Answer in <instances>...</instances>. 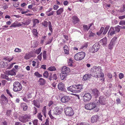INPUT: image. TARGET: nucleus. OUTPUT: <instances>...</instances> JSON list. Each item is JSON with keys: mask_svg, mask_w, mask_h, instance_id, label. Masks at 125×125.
Returning <instances> with one entry per match:
<instances>
[{"mask_svg": "<svg viewBox=\"0 0 125 125\" xmlns=\"http://www.w3.org/2000/svg\"><path fill=\"white\" fill-rule=\"evenodd\" d=\"M90 71L91 75L92 76L96 78L101 77L103 78V81H104V74L102 72L101 67L93 66L91 68Z\"/></svg>", "mask_w": 125, "mask_h": 125, "instance_id": "obj_1", "label": "nucleus"}, {"mask_svg": "<svg viewBox=\"0 0 125 125\" xmlns=\"http://www.w3.org/2000/svg\"><path fill=\"white\" fill-rule=\"evenodd\" d=\"M85 53L84 52H78L75 54L74 57V59L76 61H81L85 57Z\"/></svg>", "mask_w": 125, "mask_h": 125, "instance_id": "obj_2", "label": "nucleus"}, {"mask_svg": "<svg viewBox=\"0 0 125 125\" xmlns=\"http://www.w3.org/2000/svg\"><path fill=\"white\" fill-rule=\"evenodd\" d=\"M13 90L14 92L20 91L22 89L21 84L18 81L14 82L13 83Z\"/></svg>", "mask_w": 125, "mask_h": 125, "instance_id": "obj_3", "label": "nucleus"}, {"mask_svg": "<svg viewBox=\"0 0 125 125\" xmlns=\"http://www.w3.org/2000/svg\"><path fill=\"white\" fill-rule=\"evenodd\" d=\"M65 114L68 116H71L74 114V112L72 108L70 107H66L64 109Z\"/></svg>", "mask_w": 125, "mask_h": 125, "instance_id": "obj_4", "label": "nucleus"}, {"mask_svg": "<svg viewBox=\"0 0 125 125\" xmlns=\"http://www.w3.org/2000/svg\"><path fill=\"white\" fill-rule=\"evenodd\" d=\"M62 110V108L57 107H55L54 109L52 111L51 113L52 115H59L61 114Z\"/></svg>", "mask_w": 125, "mask_h": 125, "instance_id": "obj_5", "label": "nucleus"}, {"mask_svg": "<svg viewBox=\"0 0 125 125\" xmlns=\"http://www.w3.org/2000/svg\"><path fill=\"white\" fill-rule=\"evenodd\" d=\"M100 45L99 44L96 43L94 45L91 49H90V52L94 53L97 51L99 49Z\"/></svg>", "mask_w": 125, "mask_h": 125, "instance_id": "obj_6", "label": "nucleus"}, {"mask_svg": "<svg viewBox=\"0 0 125 125\" xmlns=\"http://www.w3.org/2000/svg\"><path fill=\"white\" fill-rule=\"evenodd\" d=\"M96 106V105L94 102H92L85 105L84 107L86 109L90 110L94 109Z\"/></svg>", "mask_w": 125, "mask_h": 125, "instance_id": "obj_7", "label": "nucleus"}, {"mask_svg": "<svg viewBox=\"0 0 125 125\" xmlns=\"http://www.w3.org/2000/svg\"><path fill=\"white\" fill-rule=\"evenodd\" d=\"M92 96L89 93H86L83 96V99L84 101H89L92 98Z\"/></svg>", "mask_w": 125, "mask_h": 125, "instance_id": "obj_8", "label": "nucleus"}, {"mask_svg": "<svg viewBox=\"0 0 125 125\" xmlns=\"http://www.w3.org/2000/svg\"><path fill=\"white\" fill-rule=\"evenodd\" d=\"M64 87V84L62 83H59L58 85V89L62 91H65L66 89Z\"/></svg>", "mask_w": 125, "mask_h": 125, "instance_id": "obj_9", "label": "nucleus"}, {"mask_svg": "<svg viewBox=\"0 0 125 125\" xmlns=\"http://www.w3.org/2000/svg\"><path fill=\"white\" fill-rule=\"evenodd\" d=\"M34 56L33 55V53L32 52H30L26 53L25 55L24 58L26 60H28L31 58V57H34Z\"/></svg>", "mask_w": 125, "mask_h": 125, "instance_id": "obj_10", "label": "nucleus"}, {"mask_svg": "<svg viewBox=\"0 0 125 125\" xmlns=\"http://www.w3.org/2000/svg\"><path fill=\"white\" fill-rule=\"evenodd\" d=\"M76 87V85H74L72 86H71L67 88V90L70 91L73 93H76V88H75Z\"/></svg>", "mask_w": 125, "mask_h": 125, "instance_id": "obj_11", "label": "nucleus"}, {"mask_svg": "<svg viewBox=\"0 0 125 125\" xmlns=\"http://www.w3.org/2000/svg\"><path fill=\"white\" fill-rule=\"evenodd\" d=\"M72 21L74 24H76L78 22H79L80 20L78 17L76 16H73L72 17Z\"/></svg>", "mask_w": 125, "mask_h": 125, "instance_id": "obj_12", "label": "nucleus"}, {"mask_svg": "<svg viewBox=\"0 0 125 125\" xmlns=\"http://www.w3.org/2000/svg\"><path fill=\"white\" fill-rule=\"evenodd\" d=\"M76 87L75 88H76V93H78L81 92V90L83 89V85H82L78 84L76 85Z\"/></svg>", "mask_w": 125, "mask_h": 125, "instance_id": "obj_13", "label": "nucleus"}, {"mask_svg": "<svg viewBox=\"0 0 125 125\" xmlns=\"http://www.w3.org/2000/svg\"><path fill=\"white\" fill-rule=\"evenodd\" d=\"M22 25L21 23L18 22L17 21H15L12 24L10 27L11 28L12 27H17L21 26Z\"/></svg>", "mask_w": 125, "mask_h": 125, "instance_id": "obj_14", "label": "nucleus"}, {"mask_svg": "<svg viewBox=\"0 0 125 125\" xmlns=\"http://www.w3.org/2000/svg\"><path fill=\"white\" fill-rule=\"evenodd\" d=\"M99 117L98 115L93 116L91 118V122L93 123L96 122L98 119Z\"/></svg>", "mask_w": 125, "mask_h": 125, "instance_id": "obj_15", "label": "nucleus"}, {"mask_svg": "<svg viewBox=\"0 0 125 125\" xmlns=\"http://www.w3.org/2000/svg\"><path fill=\"white\" fill-rule=\"evenodd\" d=\"M63 71L62 73H66V74H68V73L70 71V69L68 67H66V66H64L62 68Z\"/></svg>", "mask_w": 125, "mask_h": 125, "instance_id": "obj_16", "label": "nucleus"}, {"mask_svg": "<svg viewBox=\"0 0 125 125\" xmlns=\"http://www.w3.org/2000/svg\"><path fill=\"white\" fill-rule=\"evenodd\" d=\"M70 99V98L69 96H64L61 99V102H68Z\"/></svg>", "mask_w": 125, "mask_h": 125, "instance_id": "obj_17", "label": "nucleus"}, {"mask_svg": "<svg viewBox=\"0 0 125 125\" xmlns=\"http://www.w3.org/2000/svg\"><path fill=\"white\" fill-rule=\"evenodd\" d=\"M31 22V20L29 19L25 21L21 22L22 25L25 26L29 25Z\"/></svg>", "mask_w": 125, "mask_h": 125, "instance_id": "obj_18", "label": "nucleus"}, {"mask_svg": "<svg viewBox=\"0 0 125 125\" xmlns=\"http://www.w3.org/2000/svg\"><path fill=\"white\" fill-rule=\"evenodd\" d=\"M93 94L96 96H97L99 94V91L96 88L94 89L92 91Z\"/></svg>", "mask_w": 125, "mask_h": 125, "instance_id": "obj_19", "label": "nucleus"}, {"mask_svg": "<svg viewBox=\"0 0 125 125\" xmlns=\"http://www.w3.org/2000/svg\"><path fill=\"white\" fill-rule=\"evenodd\" d=\"M115 31L113 27H111L109 30L108 31V33H109L110 35L112 36L115 33Z\"/></svg>", "mask_w": 125, "mask_h": 125, "instance_id": "obj_20", "label": "nucleus"}, {"mask_svg": "<svg viewBox=\"0 0 125 125\" xmlns=\"http://www.w3.org/2000/svg\"><path fill=\"white\" fill-rule=\"evenodd\" d=\"M39 83L40 85H44L45 83V80L42 78H40L39 80Z\"/></svg>", "mask_w": 125, "mask_h": 125, "instance_id": "obj_21", "label": "nucleus"}, {"mask_svg": "<svg viewBox=\"0 0 125 125\" xmlns=\"http://www.w3.org/2000/svg\"><path fill=\"white\" fill-rule=\"evenodd\" d=\"M6 73L9 75L12 76L16 74L15 72L12 70L10 71H6Z\"/></svg>", "mask_w": 125, "mask_h": 125, "instance_id": "obj_22", "label": "nucleus"}, {"mask_svg": "<svg viewBox=\"0 0 125 125\" xmlns=\"http://www.w3.org/2000/svg\"><path fill=\"white\" fill-rule=\"evenodd\" d=\"M0 65L1 67L5 68L7 67L8 66V63L7 62L1 61L0 62Z\"/></svg>", "mask_w": 125, "mask_h": 125, "instance_id": "obj_23", "label": "nucleus"}, {"mask_svg": "<svg viewBox=\"0 0 125 125\" xmlns=\"http://www.w3.org/2000/svg\"><path fill=\"white\" fill-rule=\"evenodd\" d=\"M63 8H61L58 10L56 11V15H59L62 13L63 11Z\"/></svg>", "mask_w": 125, "mask_h": 125, "instance_id": "obj_24", "label": "nucleus"}, {"mask_svg": "<svg viewBox=\"0 0 125 125\" xmlns=\"http://www.w3.org/2000/svg\"><path fill=\"white\" fill-rule=\"evenodd\" d=\"M67 75L68 74H66V73H62L60 75L61 79L62 80L65 79L66 78Z\"/></svg>", "mask_w": 125, "mask_h": 125, "instance_id": "obj_25", "label": "nucleus"}, {"mask_svg": "<svg viewBox=\"0 0 125 125\" xmlns=\"http://www.w3.org/2000/svg\"><path fill=\"white\" fill-rule=\"evenodd\" d=\"M91 74H85L83 76V79L84 81H86L91 78Z\"/></svg>", "mask_w": 125, "mask_h": 125, "instance_id": "obj_26", "label": "nucleus"}, {"mask_svg": "<svg viewBox=\"0 0 125 125\" xmlns=\"http://www.w3.org/2000/svg\"><path fill=\"white\" fill-rule=\"evenodd\" d=\"M64 50L65 54H69V49L67 45H65L63 47Z\"/></svg>", "mask_w": 125, "mask_h": 125, "instance_id": "obj_27", "label": "nucleus"}, {"mask_svg": "<svg viewBox=\"0 0 125 125\" xmlns=\"http://www.w3.org/2000/svg\"><path fill=\"white\" fill-rule=\"evenodd\" d=\"M100 42L102 43L103 45L106 44L107 43V38L105 37L101 40Z\"/></svg>", "mask_w": 125, "mask_h": 125, "instance_id": "obj_28", "label": "nucleus"}, {"mask_svg": "<svg viewBox=\"0 0 125 125\" xmlns=\"http://www.w3.org/2000/svg\"><path fill=\"white\" fill-rule=\"evenodd\" d=\"M121 26L119 25H117L115 27V32H119L121 29Z\"/></svg>", "mask_w": 125, "mask_h": 125, "instance_id": "obj_29", "label": "nucleus"}, {"mask_svg": "<svg viewBox=\"0 0 125 125\" xmlns=\"http://www.w3.org/2000/svg\"><path fill=\"white\" fill-rule=\"evenodd\" d=\"M73 61L71 58H70L68 61V65L71 67L73 66Z\"/></svg>", "mask_w": 125, "mask_h": 125, "instance_id": "obj_30", "label": "nucleus"}, {"mask_svg": "<svg viewBox=\"0 0 125 125\" xmlns=\"http://www.w3.org/2000/svg\"><path fill=\"white\" fill-rule=\"evenodd\" d=\"M104 27H101V28L99 30V31L96 32L97 34L98 35H100L103 32L104 30Z\"/></svg>", "mask_w": 125, "mask_h": 125, "instance_id": "obj_31", "label": "nucleus"}, {"mask_svg": "<svg viewBox=\"0 0 125 125\" xmlns=\"http://www.w3.org/2000/svg\"><path fill=\"white\" fill-rule=\"evenodd\" d=\"M49 30L51 31V33H52L53 32V29L52 28L51 23L50 21H49Z\"/></svg>", "mask_w": 125, "mask_h": 125, "instance_id": "obj_32", "label": "nucleus"}, {"mask_svg": "<svg viewBox=\"0 0 125 125\" xmlns=\"http://www.w3.org/2000/svg\"><path fill=\"white\" fill-rule=\"evenodd\" d=\"M19 119L21 122L24 123L25 122V117L23 116H21L19 117Z\"/></svg>", "mask_w": 125, "mask_h": 125, "instance_id": "obj_33", "label": "nucleus"}, {"mask_svg": "<svg viewBox=\"0 0 125 125\" xmlns=\"http://www.w3.org/2000/svg\"><path fill=\"white\" fill-rule=\"evenodd\" d=\"M21 106L23 108V110L25 111L27 109V106L26 104L24 103H22L21 104Z\"/></svg>", "mask_w": 125, "mask_h": 125, "instance_id": "obj_34", "label": "nucleus"}, {"mask_svg": "<svg viewBox=\"0 0 125 125\" xmlns=\"http://www.w3.org/2000/svg\"><path fill=\"white\" fill-rule=\"evenodd\" d=\"M32 33L35 36H37L38 32H37V30L36 29H34L32 30Z\"/></svg>", "mask_w": 125, "mask_h": 125, "instance_id": "obj_35", "label": "nucleus"}, {"mask_svg": "<svg viewBox=\"0 0 125 125\" xmlns=\"http://www.w3.org/2000/svg\"><path fill=\"white\" fill-rule=\"evenodd\" d=\"M115 44L112 42H110V44L108 45V48L109 49L112 50L113 48V46Z\"/></svg>", "mask_w": 125, "mask_h": 125, "instance_id": "obj_36", "label": "nucleus"}, {"mask_svg": "<svg viewBox=\"0 0 125 125\" xmlns=\"http://www.w3.org/2000/svg\"><path fill=\"white\" fill-rule=\"evenodd\" d=\"M1 77L3 79H5L8 80H9V78L8 77V76L5 74H2Z\"/></svg>", "mask_w": 125, "mask_h": 125, "instance_id": "obj_37", "label": "nucleus"}, {"mask_svg": "<svg viewBox=\"0 0 125 125\" xmlns=\"http://www.w3.org/2000/svg\"><path fill=\"white\" fill-rule=\"evenodd\" d=\"M33 27H34L36 24L38 23L39 22V21L36 19H34L33 21Z\"/></svg>", "mask_w": 125, "mask_h": 125, "instance_id": "obj_38", "label": "nucleus"}, {"mask_svg": "<svg viewBox=\"0 0 125 125\" xmlns=\"http://www.w3.org/2000/svg\"><path fill=\"white\" fill-rule=\"evenodd\" d=\"M13 58L12 57H7L5 58H4L3 59L6 60H7L9 62H10L12 60Z\"/></svg>", "mask_w": 125, "mask_h": 125, "instance_id": "obj_39", "label": "nucleus"}, {"mask_svg": "<svg viewBox=\"0 0 125 125\" xmlns=\"http://www.w3.org/2000/svg\"><path fill=\"white\" fill-rule=\"evenodd\" d=\"M96 34L93 32L91 31H90L89 32V37H94L95 36Z\"/></svg>", "mask_w": 125, "mask_h": 125, "instance_id": "obj_40", "label": "nucleus"}, {"mask_svg": "<svg viewBox=\"0 0 125 125\" xmlns=\"http://www.w3.org/2000/svg\"><path fill=\"white\" fill-rule=\"evenodd\" d=\"M109 27H110L109 26H107L104 29V31L103 33V34H105L106 33L108 29H109Z\"/></svg>", "mask_w": 125, "mask_h": 125, "instance_id": "obj_41", "label": "nucleus"}, {"mask_svg": "<svg viewBox=\"0 0 125 125\" xmlns=\"http://www.w3.org/2000/svg\"><path fill=\"white\" fill-rule=\"evenodd\" d=\"M48 70L50 71H53L56 70V68L55 66H51L48 68Z\"/></svg>", "mask_w": 125, "mask_h": 125, "instance_id": "obj_42", "label": "nucleus"}, {"mask_svg": "<svg viewBox=\"0 0 125 125\" xmlns=\"http://www.w3.org/2000/svg\"><path fill=\"white\" fill-rule=\"evenodd\" d=\"M42 49V48L40 47L39 48L37 49L35 51V53L37 54H39L41 51Z\"/></svg>", "mask_w": 125, "mask_h": 125, "instance_id": "obj_43", "label": "nucleus"}, {"mask_svg": "<svg viewBox=\"0 0 125 125\" xmlns=\"http://www.w3.org/2000/svg\"><path fill=\"white\" fill-rule=\"evenodd\" d=\"M46 37V36H45L42 37V39L41 40L40 42V43L43 44H44V43L45 40V38Z\"/></svg>", "mask_w": 125, "mask_h": 125, "instance_id": "obj_44", "label": "nucleus"}, {"mask_svg": "<svg viewBox=\"0 0 125 125\" xmlns=\"http://www.w3.org/2000/svg\"><path fill=\"white\" fill-rule=\"evenodd\" d=\"M15 63H12L11 64H8V66H7V69H9L11 68L13 66V65L15 64Z\"/></svg>", "mask_w": 125, "mask_h": 125, "instance_id": "obj_45", "label": "nucleus"}, {"mask_svg": "<svg viewBox=\"0 0 125 125\" xmlns=\"http://www.w3.org/2000/svg\"><path fill=\"white\" fill-rule=\"evenodd\" d=\"M46 52L45 51H43L42 53V56L44 60H46Z\"/></svg>", "mask_w": 125, "mask_h": 125, "instance_id": "obj_46", "label": "nucleus"}, {"mask_svg": "<svg viewBox=\"0 0 125 125\" xmlns=\"http://www.w3.org/2000/svg\"><path fill=\"white\" fill-rule=\"evenodd\" d=\"M7 98L3 94L1 95V101H6Z\"/></svg>", "mask_w": 125, "mask_h": 125, "instance_id": "obj_47", "label": "nucleus"}, {"mask_svg": "<svg viewBox=\"0 0 125 125\" xmlns=\"http://www.w3.org/2000/svg\"><path fill=\"white\" fill-rule=\"evenodd\" d=\"M34 75L37 77H40L42 76V75L40 74L38 72H35L34 73Z\"/></svg>", "mask_w": 125, "mask_h": 125, "instance_id": "obj_48", "label": "nucleus"}, {"mask_svg": "<svg viewBox=\"0 0 125 125\" xmlns=\"http://www.w3.org/2000/svg\"><path fill=\"white\" fill-rule=\"evenodd\" d=\"M43 76L46 78L48 77L49 76V74L48 72L47 71H45L43 74Z\"/></svg>", "mask_w": 125, "mask_h": 125, "instance_id": "obj_49", "label": "nucleus"}, {"mask_svg": "<svg viewBox=\"0 0 125 125\" xmlns=\"http://www.w3.org/2000/svg\"><path fill=\"white\" fill-rule=\"evenodd\" d=\"M42 24L45 27H47L48 26V22L46 21H44L42 23Z\"/></svg>", "mask_w": 125, "mask_h": 125, "instance_id": "obj_50", "label": "nucleus"}, {"mask_svg": "<svg viewBox=\"0 0 125 125\" xmlns=\"http://www.w3.org/2000/svg\"><path fill=\"white\" fill-rule=\"evenodd\" d=\"M119 24L120 25H125V20H122L120 21V22H119Z\"/></svg>", "mask_w": 125, "mask_h": 125, "instance_id": "obj_51", "label": "nucleus"}, {"mask_svg": "<svg viewBox=\"0 0 125 125\" xmlns=\"http://www.w3.org/2000/svg\"><path fill=\"white\" fill-rule=\"evenodd\" d=\"M14 51L15 52H21V50L18 48H16L15 49Z\"/></svg>", "mask_w": 125, "mask_h": 125, "instance_id": "obj_52", "label": "nucleus"}, {"mask_svg": "<svg viewBox=\"0 0 125 125\" xmlns=\"http://www.w3.org/2000/svg\"><path fill=\"white\" fill-rule=\"evenodd\" d=\"M117 38L116 37H115L113 38L111 40L110 42H112L113 43H114V44H115V41L117 39Z\"/></svg>", "mask_w": 125, "mask_h": 125, "instance_id": "obj_53", "label": "nucleus"}, {"mask_svg": "<svg viewBox=\"0 0 125 125\" xmlns=\"http://www.w3.org/2000/svg\"><path fill=\"white\" fill-rule=\"evenodd\" d=\"M54 11H52L51 12H50V13L49 12L48 13H46V14L48 16H50L51 15H53L54 13Z\"/></svg>", "mask_w": 125, "mask_h": 125, "instance_id": "obj_54", "label": "nucleus"}, {"mask_svg": "<svg viewBox=\"0 0 125 125\" xmlns=\"http://www.w3.org/2000/svg\"><path fill=\"white\" fill-rule=\"evenodd\" d=\"M124 74L123 73H120L119 75V77L120 79H122L124 77Z\"/></svg>", "mask_w": 125, "mask_h": 125, "instance_id": "obj_55", "label": "nucleus"}, {"mask_svg": "<svg viewBox=\"0 0 125 125\" xmlns=\"http://www.w3.org/2000/svg\"><path fill=\"white\" fill-rule=\"evenodd\" d=\"M83 28L84 30H85L88 31L89 29V28L86 25H83Z\"/></svg>", "mask_w": 125, "mask_h": 125, "instance_id": "obj_56", "label": "nucleus"}, {"mask_svg": "<svg viewBox=\"0 0 125 125\" xmlns=\"http://www.w3.org/2000/svg\"><path fill=\"white\" fill-rule=\"evenodd\" d=\"M6 91L8 94H9V95L11 97H12V95L10 91L7 89L6 90Z\"/></svg>", "mask_w": 125, "mask_h": 125, "instance_id": "obj_57", "label": "nucleus"}, {"mask_svg": "<svg viewBox=\"0 0 125 125\" xmlns=\"http://www.w3.org/2000/svg\"><path fill=\"white\" fill-rule=\"evenodd\" d=\"M88 45L87 44H85L82 45L80 48V49H82L83 48H86L87 47Z\"/></svg>", "mask_w": 125, "mask_h": 125, "instance_id": "obj_58", "label": "nucleus"}, {"mask_svg": "<svg viewBox=\"0 0 125 125\" xmlns=\"http://www.w3.org/2000/svg\"><path fill=\"white\" fill-rule=\"evenodd\" d=\"M41 125H49V120L48 119L46 120V121L44 124H42Z\"/></svg>", "mask_w": 125, "mask_h": 125, "instance_id": "obj_59", "label": "nucleus"}, {"mask_svg": "<svg viewBox=\"0 0 125 125\" xmlns=\"http://www.w3.org/2000/svg\"><path fill=\"white\" fill-rule=\"evenodd\" d=\"M38 59L40 61H41L42 59V53H41L37 57Z\"/></svg>", "mask_w": 125, "mask_h": 125, "instance_id": "obj_60", "label": "nucleus"}, {"mask_svg": "<svg viewBox=\"0 0 125 125\" xmlns=\"http://www.w3.org/2000/svg\"><path fill=\"white\" fill-rule=\"evenodd\" d=\"M42 116L41 115V113L38 114V118L40 119V120L41 121H42Z\"/></svg>", "mask_w": 125, "mask_h": 125, "instance_id": "obj_61", "label": "nucleus"}, {"mask_svg": "<svg viewBox=\"0 0 125 125\" xmlns=\"http://www.w3.org/2000/svg\"><path fill=\"white\" fill-rule=\"evenodd\" d=\"M11 111L10 110H8L6 114L7 115L9 116L11 114Z\"/></svg>", "mask_w": 125, "mask_h": 125, "instance_id": "obj_62", "label": "nucleus"}, {"mask_svg": "<svg viewBox=\"0 0 125 125\" xmlns=\"http://www.w3.org/2000/svg\"><path fill=\"white\" fill-rule=\"evenodd\" d=\"M59 6L58 5H55L53 7V9L54 10H57L59 8Z\"/></svg>", "mask_w": 125, "mask_h": 125, "instance_id": "obj_63", "label": "nucleus"}, {"mask_svg": "<svg viewBox=\"0 0 125 125\" xmlns=\"http://www.w3.org/2000/svg\"><path fill=\"white\" fill-rule=\"evenodd\" d=\"M88 124H87L84 122H82L77 124L76 125H89Z\"/></svg>", "mask_w": 125, "mask_h": 125, "instance_id": "obj_64", "label": "nucleus"}]
</instances>
